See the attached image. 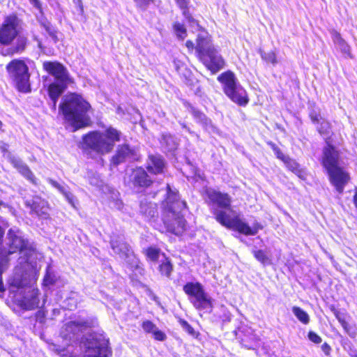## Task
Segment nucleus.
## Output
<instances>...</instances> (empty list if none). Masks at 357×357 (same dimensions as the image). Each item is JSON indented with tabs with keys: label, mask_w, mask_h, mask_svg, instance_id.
I'll list each match as a JSON object with an SVG mask.
<instances>
[{
	"label": "nucleus",
	"mask_w": 357,
	"mask_h": 357,
	"mask_svg": "<svg viewBox=\"0 0 357 357\" xmlns=\"http://www.w3.org/2000/svg\"><path fill=\"white\" fill-rule=\"evenodd\" d=\"M72 82H56L49 86L48 93L51 99H58L61 93L64 91L67 85Z\"/></svg>",
	"instance_id": "a878e982"
},
{
	"label": "nucleus",
	"mask_w": 357,
	"mask_h": 357,
	"mask_svg": "<svg viewBox=\"0 0 357 357\" xmlns=\"http://www.w3.org/2000/svg\"><path fill=\"white\" fill-rule=\"evenodd\" d=\"M140 212L149 220L158 216V214L156 204L148 202L146 199L141 201Z\"/></svg>",
	"instance_id": "5701e85b"
},
{
	"label": "nucleus",
	"mask_w": 357,
	"mask_h": 357,
	"mask_svg": "<svg viewBox=\"0 0 357 357\" xmlns=\"http://www.w3.org/2000/svg\"><path fill=\"white\" fill-rule=\"evenodd\" d=\"M185 45L189 50H193L194 48V43L191 40H188L185 43Z\"/></svg>",
	"instance_id": "6e6d98bb"
},
{
	"label": "nucleus",
	"mask_w": 357,
	"mask_h": 357,
	"mask_svg": "<svg viewBox=\"0 0 357 357\" xmlns=\"http://www.w3.org/2000/svg\"><path fill=\"white\" fill-rule=\"evenodd\" d=\"M132 181L135 185L140 187L149 186L151 180L142 167H138L132 172Z\"/></svg>",
	"instance_id": "4be33fe9"
},
{
	"label": "nucleus",
	"mask_w": 357,
	"mask_h": 357,
	"mask_svg": "<svg viewBox=\"0 0 357 357\" xmlns=\"http://www.w3.org/2000/svg\"><path fill=\"white\" fill-rule=\"evenodd\" d=\"M190 112L197 122L201 123L204 129L208 130L213 128L211 119H209L204 114L192 107H190Z\"/></svg>",
	"instance_id": "cd10ccee"
},
{
	"label": "nucleus",
	"mask_w": 357,
	"mask_h": 357,
	"mask_svg": "<svg viewBox=\"0 0 357 357\" xmlns=\"http://www.w3.org/2000/svg\"><path fill=\"white\" fill-rule=\"evenodd\" d=\"M181 125H182L183 128L187 130L188 132H189L190 133H193L192 132L190 131V128H188L185 124L182 123Z\"/></svg>",
	"instance_id": "052dcab7"
},
{
	"label": "nucleus",
	"mask_w": 357,
	"mask_h": 357,
	"mask_svg": "<svg viewBox=\"0 0 357 357\" xmlns=\"http://www.w3.org/2000/svg\"><path fill=\"white\" fill-rule=\"evenodd\" d=\"M44 69L54 77L56 82H73L67 69L56 61H45L43 64Z\"/></svg>",
	"instance_id": "4468645a"
},
{
	"label": "nucleus",
	"mask_w": 357,
	"mask_h": 357,
	"mask_svg": "<svg viewBox=\"0 0 357 357\" xmlns=\"http://www.w3.org/2000/svg\"><path fill=\"white\" fill-rule=\"evenodd\" d=\"M191 302L193 305L199 310H206L211 312L212 309V303L211 299L208 298L206 293L195 299H192Z\"/></svg>",
	"instance_id": "bb28decb"
},
{
	"label": "nucleus",
	"mask_w": 357,
	"mask_h": 357,
	"mask_svg": "<svg viewBox=\"0 0 357 357\" xmlns=\"http://www.w3.org/2000/svg\"><path fill=\"white\" fill-rule=\"evenodd\" d=\"M3 235H4V231H3V228L0 226V244H1V243H2Z\"/></svg>",
	"instance_id": "4d7b16f0"
},
{
	"label": "nucleus",
	"mask_w": 357,
	"mask_h": 357,
	"mask_svg": "<svg viewBox=\"0 0 357 357\" xmlns=\"http://www.w3.org/2000/svg\"><path fill=\"white\" fill-rule=\"evenodd\" d=\"M25 204L38 216L44 219L47 218L49 215V206L45 200L40 197H35L32 199L26 200Z\"/></svg>",
	"instance_id": "f3484780"
},
{
	"label": "nucleus",
	"mask_w": 357,
	"mask_h": 357,
	"mask_svg": "<svg viewBox=\"0 0 357 357\" xmlns=\"http://www.w3.org/2000/svg\"><path fill=\"white\" fill-rule=\"evenodd\" d=\"M322 164L327 170L331 183L339 193H342L349 176L339 166L338 152L331 145H327L324 149Z\"/></svg>",
	"instance_id": "0eeeda50"
},
{
	"label": "nucleus",
	"mask_w": 357,
	"mask_h": 357,
	"mask_svg": "<svg viewBox=\"0 0 357 357\" xmlns=\"http://www.w3.org/2000/svg\"><path fill=\"white\" fill-rule=\"evenodd\" d=\"M92 326V321L88 319L78 318L65 323L61 328L60 337L63 340L62 345L52 344L51 350L61 354L67 347L77 342L82 333Z\"/></svg>",
	"instance_id": "6e6552de"
},
{
	"label": "nucleus",
	"mask_w": 357,
	"mask_h": 357,
	"mask_svg": "<svg viewBox=\"0 0 357 357\" xmlns=\"http://www.w3.org/2000/svg\"><path fill=\"white\" fill-rule=\"evenodd\" d=\"M138 159V154L135 149L130 148L128 144L119 146L116 154L112 158V164L114 166L126 162V160H135Z\"/></svg>",
	"instance_id": "2eb2a0df"
},
{
	"label": "nucleus",
	"mask_w": 357,
	"mask_h": 357,
	"mask_svg": "<svg viewBox=\"0 0 357 357\" xmlns=\"http://www.w3.org/2000/svg\"><path fill=\"white\" fill-rule=\"evenodd\" d=\"M142 328L146 333H153V331L157 328V326L150 321H144L142 324Z\"/></svg>",
	"instance_id": "c03bdc74"
},
{
	"label": "nucleus",
	"mask_w": 357,
	"mask_h": 357,
	"mask_svg": "<svg viewBox=\"0 0 357 357\" xmlns=\"http://www.w3.org/2000/svg\"><path fill=\"white\" fill-rule=\"evenodd\" d=\"M321 350L326 355H329L331 351V347L325 342L321 345Z\"/></svg>",
	"instance_id": "603ef678"
},
{
	"label": "nucleus",
	"mask_w": 357,
	"mask_h": 357,
	"mask_svg": "<svg viewBox=\"0 0 357 357\" xmlns=\"http://www.w3.org/2000/svg\"><path fill=\"white\" fill-rule=\"evenodd\" d=\"M26 45V38L22 36H19L17 39V44L15 51L20 52L25 49Z\"/></svg>",
	"instance_id": "ea45409f"
},
{
	"label": "nucleus",
	"mask_w": 357,
	"mask_h": 357,
	"mask_svg": "<svg viewBox=\"0 0 357 357\" xmlns=\"http://www.w3.org/2000/svg\"><path fill=\"white\" fill-rule=\"evenodd\" d=\"M6 245L8 250L0 248V291L3 292L5 289L2 281V273L8 268V256L20 252L21 255L20 264L25 263L29 266L31 257L35 253V249L28 240L25 239L22 232L17 229L11 228L8 231L6 236Z\"/></svg>",
	"instance_id": "f03ea898"
},
{
	"label": "nucleus",
	"mask_w": 357,
	"mask_h": 357,
	"mask_svg": "<svg viewBox=\"0 0 357 357\" xmlns=\"http://www.w3.org/2000/svg\"><path fill=\"white\" fill-rule=\"evenodd\" d=\"M30 3L33 5L40 13H42V4L39 0H29Z\"/></svg>",
	"instance_id": "3c124183"
},
{
	"label": "nucleus",
	"mask_w": 357,
	"mask_h": 357,
	"mask_svg": "<svg viewBox=\"0 0 357 357\" xmlns=\"http://www.w3.org/2000/svg\"><path fill=\"white\" fill-rule=\"evenodd\" d=\"M0 149L2 152L3 153H7V158H8V154L10 153L8 151V145L5 144V143H3V142H0Z\"/></svg>",
	"instance_id": "864d4df0"
},
{
	"label": "nucleus",
	"mask_w": 357,
	"mask_h": 357,
	"mask_svg": "<svg viewBox=\"0 0 357 357\" xmlns=\"http://www.w3.org/2000/svg\"><path fill=\"white\" fill-rule=\"evenodd\" d=\"M355 357H357V355Z\"/></svg>",
	"instance_id": "69168bd1"
},
{
	"label": "nucleus",
	"mask_w": 357,
	"mask_h": 357,
	"mask_svg": "<svg viewBox=\"0 0 357 357\" xmlns=\"http://www.w3.org/2000/svg\"><path fill=\"white\" fill-rule=\"evenodd\" d=\"M255 257L257 261L261 263L264 266L271 264V259L267 256L266 252L262 250H255L252 252Z\"/></svg>",
	"instance_id": "f704fd0d"
},
{
	"label": "nucleus",
	"mask_w": 357,
	"mask_h": 357,
	"mask_svg": "<svg viewBox=\"0 0 357 357\" xmlns=\"http://www.w3.org/2000/svg\"><path fill=\"white\" fill-rule=\"evenodd\" d=\"M7 70L10 75L15 82L19 91L22 92L29 91V74L28 67L24 61L13 60L10 62L7 67Z\"/></svg>",
	"instance_id": "9b49d317"
},
{
	"label": "nucleus",
	"mask_w": 357,
	"mask_h": 357,
	"mask_svg": "<svg viewBox=\"0 0 357 357\" xmlns=\"http://www.w3.org/2000/svg\"><path fill=\"white\" fill-rule=\"evenodd\" d=\"M121 132L109 127L105 131H93L82 137V147L104 155L113 149L116 142L120 141Z\"/></svg>",
	"instance_id": "423d86ee"
},
{
	"label": "nucleus",
	"mask_w": 357,
	"mask_h": 357,
	"mask_svg": "<svg viewBox=\"0 0 357 357\" xmlns=\"http://www.w3.org/2000/svg\"><path fill=\"white\" fill-rule=\"evenodd\" d=\"M146 259L151 264V266L156 265L160 262L166 255L162 252L159 248L155 247H149L144 250Z\"/></svg>",
	"instance_id": "b1692460"
},
{
	"label": "nucleus",
	"mask_w": 357,
	"mask_h": 357,
	"mask_svg": "<svg viewBox=\"0 0 357 357\" xmlns=\"http://www.w3.org/2000/svg\"><path fill=\"white\" fill-rule=\"evenodd\" d=\"M310 117L314 123H317V124H319V122L323 119L321 118V115L314 111L310 112Z\"/></svg>",
	"instance_id": "8fccbe9b"
},
{
	"label": "nucleus",
	"mask_w": 357,
	"mask_h": 357,
	"mask_svg": "<svg viewBox=\"0 0 357 357\" xmlns=\"http://www.w3.org/2000/svg\"><path fill=\"white\" fill-rule=\"evenodd\" d=\"M38 47H39L40 48H41V43H40V41H38Z\"/></svg>",
	"instance_id": "0e129e2a"
},
{
	"label": "nucleus",
	"mask_w": 357,
	"mask_h": 357,
	"mask_svg": "<svg viewBox=\"0 0 357 357\" xmlns=\"http://www.w3.org/2000/svg\"><path fill=\"white\" fill-rule=\"evenodd\" d=\"M33 273L32 265L31 270H28L27 268H25L24 270L15 268V273L8 280L10 287L13 291L17 289L22 293L24 290L25 295L20 301V305L28 310L36 309L39 305L38 289L34 287L36 280Z\"/></svg>",
	"instance_id": "39448f33"
},
{
	"label": "nucleus",
	"mask_w": 357,
	"mask_h": 357,
	"mask_svg": "<svg viewBox=\"0 0 357 357\" xmlns=\"http://www.w3.org/2000/svg\"><path fill=\"white\" fill-rule=\"evenodd\" d=\"M47 181L52 187L57 189L64 196L66 199L73 207L75 208L77 200L70 191L68 186L61 185L52 178H48Z\"/></svg>",
	"instance_id": "412c9836"
},
{
	"label": "nucleus",
	"mask_w": 357,
	"mask_h": 357,
	"mask_svg": "<svg viewBox=\"0 0 357 357\" xmlns=\"http://www.w3.org/2000/svg\"><path fill=\"white\" fill-rule=\"evenodd\" d=\"M178 6L180 7L181 9L183 10V15L187 17H188V6L189 3V0H175Z\"/></svg>",
	"instance_id": "a19ab883"
},
{
	"label": "nucleus",
	"mask_w": 357,
	"mask_h": 357,
	"mask_svg": "<svg viewBox=\"0 0 357 357\" xmlns=\"http://www.w3.org/2000/svg\"><path fill=\"white\" fill-rule=\"evenodd\" d=\"M332 311H333L335 317H336V319L338 320V321L340 323V324L343 327V328L346 331H348L349 326L348 322L347 321V318L348 317L347 312L344 311H341V310L335 309V308H333Z\"/></svg>",
	"instance_id": "72a5a7b5"
},
{
	"label": "nucleus",
	"mask_w": 357,
	"mask_h": 357,
	"mask_svg": "<svg viewBox=\"0 0 357 357\" xmlns=\"http://www.w3.org/2000/svg\"><path fill=\"white\" fill-rule=\"evenodd\" d=\"M317 130L321 135H328L331 132V125L328 121L322 119L317 126Z\"/></svg>",
	"instance_id": "58836bf2"
},
{
	"label": "nucleus",
	"mask_w": 357,
	"mask_h": 357,
	"mask_svg": "<svg viewBox=\"0 0 357 357\" xmlns=\"http://www.w3.org/2000/svg\"><path fill=\"white\" fill-rule=\"evenodd\" d=\"M196 51L201 58L206 56L207 54L211 52L215 49L211 43V37L205 30H200L197 38Z\"/></svg>",
	"instance_id": "dca6fc26"
},
{
	"label": "nucleus",
	"mask_w": 357,
	"mask_h": 357,
	"mask_svg": "<svg viewBox=\"0 0 357 357\" xmlns=\"http://www.w3.org/2000/svg\"><path fill=\"white\" fill-rule=\"evenodd\" d=\"M270 145L271 146V148L273 149L274 153L275 154L277 158L284 162L288 156L283 154V153L275 144L271 143Z\"/></svg>",
	"instance_id": "a18cd8bd"
},
{
	"label": "nucleus",
	"mask_w": 357,
	"mask_h": 357,
	"mask_svg": "<svg viewBox=\"0 0 357 357\" xmlns=\"http://www.w3.org/2000/svg\"><path fill=\"white\" fill-rule=\"evenodd\" d=\"M218 80L222 84L223 91L231 100L240 106H245L248 103L247 92L238 82L233 73H222Z\"/></svg>",
	"instance_id": "1a4fd4ad"
},
{
	"label": "nucleus",
	"mask_w": 357,
	"mask_h": 357,
	"mask_svg": "<svg viewBox=\"0 0 357 357\" xmlns=\"http://www.w3.org/2000/svg\"><path fill=\"white\" fill-rule=\"evenodd\" d=\"M2 126H3V123L0 121V130H1Z\"/></svg>",
	"instance_id": "680f3d73"
},
{
	"label": "nucleus",
	"mask_w": 357,
	"mask_h": 357,
	"mask_svg": "<svg viewBox=\"0 0 357 357\" xmlns=\"http://www.w3.org/2000/svg\"><path fill=\"white\" fill-rule=\"evenodd\" d=\"M158 270L160 273L167 278H169L173 271V265L166 256L158 263Z\"/></svg>",
	"instance_id": "7c9ffc66"
},
{
	"label": "nucleus",
	"mask_w": 357,
	"mask_h": 357,
	"mask_svg": "<svg viewBox=\"0 0 357 357\" xmlns=\"http://www.w3.org/2000/svg\"><path fill=\"white\" fill-rule=\"evenodd\" d=\"M184 292L195 299L205 293L202 285L199 282H188L183 287Z\"/></svg>",
	"instance_id": "393cba45"
},
{
	"label": "nucleus",
	"mask_w": 357,
	"mask_h": 357,
	"mask_svg": "<svg viewBox=\"0 0 357 357\" xmlns=\"http://www.w3.org/2000/svg\"><path fill=\"white\" fill-rule=\"evenodd\" d=\"M17 19L14 16L6 17L0 28V43L10 44L17 36Z\"/></svg>",
	"instance_id": "ddd939ff"
},
{
	"label": "nucleus",
	"mask_w": 357,
	"mask_h": 357,
	"mask_svg": "<svg viewBox=\"0 0 357 357\" xmlns=\"http://www.w3.org/2000/svg\"><path fill=\"white\" fill-rule=\"evenodd\" d=\"M183 328L192 336L196 335V332L194 328L185 320L180 321Z\"/></svg>",
	"instance_id": "49530a36"
},
{
	"label": "nucleus",
	"mask_w": 357,
	"mask_h": 357,
	"mask_svg": "<svg viewBox=\"0 0 357 357\" xmlns=\"http://www.w3.org/2000/svg\"><path fill=\"white\" fill-rule=\"evenodd\" d=\"M38 22L42 27L45 29L49 36L52 38L54 43H56L59 39L57 37V31L51 24V23L45 17H41L38 18Z\"/></svg>",
	"instance_id": "2f4dec72"
},
{
	"label": "nucleus",
	"mask_w": 357,
	"mask_h": 357,
	"mask_svg": "<svg viewBox=\"0 0 357 357\" xmlns=\"http://www.w3.org/2000/svg\"><path fill=\"white\" fill-rule=\"evenodd\" d=\"M57 100L58 99H51L52 105V107L54 110L56 109Z\"/></svg>",
	"instance_id": "13d9d810"
},
{
	"label": "nucleus",
	"mask_w": 357,
	"mask_h": 357,
	"mask_svg": "<svg viewBox=\"0 0 357 357\" xmlns=\"http://www.w3.org/2000/svg\"><path fill=\"white\" fill-rule=\"evenodd\" d=\"M134 1L139 8L145 10L151 3L154 2V0H134Z\"/></svg>",
	"instance_id": "37998d69"
},
{
	"label": "nucleus",
	"mask_w": 357,
	"mask_h": 357,
	"mask_svg": "<svg viewBox=\"0 0 357 357\" xmlns=\"http://www.w3.org/2000/svg\"><path fill=\"white\" fill-rule=\"evenodd\" d=\"M192 22L193 24H196V25L199 27V25L197 24V22H196L195 21H194V20H192Z\"/></svg>",
	"instance_id": "e2e57ef3"
},
{
	"label": "nucleus",
	"mask_w": 357,
	"mask_h": 357,
	"mask_svg": "<svg viewBox=\"0 0 357 357\" xmlns=\"http://www.w3.org/2000/svg\"><path fill=\"white\" fill-rule=\"evenodd\" d=\"M165 161L160 155H150L146 161L148 171L154 174L162 173L165 168Z\"/></svg>",
	"instance_id": "aec40b11"
},
{
	"label": "nucleus",
	"mask_w": 357,
	"mask_h": 357,
	"mask_svg": "<svg viewBox=\"0 0 357 357\" xmlns=\"http://www.w3.org/2000/svg\"><path fill=\"white\" fill-rule=\"evenodd\" d=\"M108 344V340L102 334H89L82 342L85 352L84 357H109L111 351Z\"/></svg>",
	"instance_id": "9d476101"
},
{
	"label": "nucleus",
	"mask_w": 357,
	"mask_h": 357,
	"mask_svg": "<svg viewBox=\"0 0 357 357\" xmlns=\"http://www.w3.org/2000/svg\"><path fill=\"white\" fill-rule=\"evenodd\" d=\"M152 334L154 338L159 341H163L166 337L165 334L161 331L158 330V328L153 331Z\"/></svg>",
	"instance_id": "09e8293b"
},
{
	"label": "nucleus",
	"mask_w": 357,
	"mask_h": 357,
	"mask_svg": "<svg viewBox=\"0 0 357 357\" xmlns=\"http://www.w3.org/2000/svg\"><path fill=\"white\" fill-rule=\"evenodd\" d=\"M110 244L114 253L118 255L131 268L138 267L139 260L129 245L124 241L123 236L112 237Z\"/></svg>",
	"instance_id": "f8f14e48"
},
{
	"label": "nucleus",
	"mask_w": 357,
	"mask_h": 357,
	"mask_svg": "<svg viewBox=\"0 0 357 357\" xmlns=\"http://www.w3.org/2000/svg\"><path fill=\"white\" fill-rule=\"evenodd\" d=\"M308 338L311 342H312L315 344H319L321 342V340H322L321 337L313 331L309 332Z\"/></svg>",
	"instance_id": "de8ad7c7"
},
{
	"label": "nucleus",
	"mask_w": 357,
	"mask_h": 357,
	"mask_svg": "<svg viewBox=\"0 0 357 357\" xmlns=\"http://www.w3.org/2000/svg\"><path fill=\"white\" fill-rule=\"evenodd\" d=\"M77 4H78V11L81 14H83V13H84V6L82 5V1L81 0H77Z\"/></svg>",
	"instance_id": "5fc2aeb1"
},
{
	"label": "nucleus",
	"mask_w": 357,
	"mask_h": 357,
	"mask_svg": "<svg viewBox=\"0 0 357 357\" xmlns=\"http://www.w3.org/2000/svg\"><path fill=\"white\" fill-rule=\"evenodd\" d=\"M160 144L167 151H173L177 148V142L174 137L170 134L165 133L162 135Z\"/></svg>",
	"instance_id": "c756f323"
},
{
	"label": "nucleus",
	"mask_w": 357,
	"mask_h": 357,
	"mask_svg": "<svg viewBox=\"0 0 357 357\" xmlns=\"http://www.w3.org/2000/svg\"><path fill=\"white\" fill-rule=\"evenodd\" d=\"M331 37L335 45L340 49V50L344 54H350V47L341 37L340 33L337 31L333 30L331 31Z\"/></svg>",
	"instance_id": "c85d7f7f"
},
{
	"label": "nucleus",
	"mask_w": 357,
	"mask_h": 357,
	"mask_svg": "<svg viewBox=\"0 0 357 357\" xmlns=\"http://www.w3.org/2000/svg\"><path fill=\"white\" fill-rule=\"evenodd\" d=\"M206 67L210 70L213 73H215L220 69L223 68L225 62L220 55L218 54L215 49L206 55V56L201 58Z\"/></svg>",
	"instance_id": "6ab92c4d"
},
{
	"label": "nucleus",
	"mask_w": 357,
	"mask_h": 357,
	"mask_svg": "<svg viewBox=\"0 0 357 357\" xmlns=\"http://www.w3.org/2000/svg\"><path fill=\"white\" fill-rule=\"evenodd\" d=\"M174 31L176 36L181 40H183L187 36L184 25L179 22H176L174 24Z\"/></svg>",
	"instance_id": "4c0bfd02"
},
{
	"label": "nucleus",
	"mask_w": 357,
	"mask_h": 357,
	"mask_svg": "<svg viewBox=\"0 0 357 357\" xmlns=\"http://www.w3.org/2000/svg\"><path fill=\"white\" fill-rule=\"evenodd\" d=\"M8 160L13 166L25 178L33 184L36 185L37 181L29 167L18 157L8 154Z\"/></svg>",
	"instance_id": "a211bd4d"
},
{
	"label": "nucleus",
	"mask_w": 357,
	"mask_h": 357,
	"mask_svg": "<svg viewBox=\"0 0 357 357\" xmlns=\"http://www.w3.org/2000/svg\"><path fill=\"white\" fill-rule=\"evenodd\" d=\"M284 163L289 170L295 173L299 177L301 176V170L299 169V165L294 160L287 157L284 161Z\"/></svg>",
	"instance_id": "e433bc0d"
},
{
	"label": "nucleus",
	"mask_w": 357,
	"mask_h": 357,
	"mask_svg": "<svg viewBox=\"0 0 357 357\" xmlns=\"http://www.w3.org/2000/svg\"><path fill=\"white\" fill-rule=\"evenodd\" d=\"M204 195L207 203L212 208L216 220L222 226L247 236H254L259 229H262V226L258 222L255 223L252 227H250L238 216L232 217L231 215V198L228 194L207 188L204 190Z\"/></svg>",
	"instance_id": "f257e3e1"
},
{
	"label": "nucleus",
	"mask_w": 357,
	"mask_h": 357,
	"mask_svg": "<svg viewBox=\"0 0 357 357\" xmlns=\"http://www.w3.org/2000/svg\"><path fill=\"white\" fill-rule=\"evenodd\" d=\"M55 282L54 276L50 271V266L47 268V273L44 278L43 283L45 286L53 284Z\"/></svg>",
	"instance_id": "79ce46f5"
},
{
	"label": "nucleus",
	"mask_w": 357,
	"mask_h": 357,
	"mask_svg": "<svg viewBox=\"0 0 357 357\" xmlns=\"http://www.w3.org/2000/svg\"><path fill=\"white\" fill-rule=\"evenodd\" d=\"M354 202L355 206L357 208V188H356V192H355V195L354 197Z\"/></svg>",
	"instance_id": "bf43d9fd"
},
{
	"label": "nucleus",
	"mask_w": 357,
	"mask_h": 357,
	"mask_svg": "<svg viewBox=\"0 0 357 357\" xmlns=\"http://www.w3.org/2000/svg\"><path fill=\"white\" fill-rule=\"evenodd\" d=\"M259 54L261 59L266 63H271L273 66H275L278 63L277 56L274 52H264L259 50Z\"/></svg>",
	"instance_id": "c9c22d12"
},
{
	"label": "nucleus",
	"mask_w": 357,
	"mask_h": 357,
	"mask_svg": "<svg viewBox=\"0 0 357 357\" xmlns=\"http://www.w3.org/2000/svg\"><path fill=\"white\" fill-rule=\"evenodd\" d=\"M167 198L162 202V221L167 230L176 235H181L186 228L185 220L181 213L186 203L180 200L176 190L167 185Z\"/></svg>",
	"instance_id": "20e7f679"
},
{
	"label": "nucleus",
	"mask_w": 357,
	"mask_h": 357,
	"mask_svg": "<svg viewBox=\"0 0 357 357\" xmlns=\"http://www.w3.org/2000/svg\"><path fill=\"white\" fill-rule=\"evenodd\" d=\"M292 312L302 324L307 325L310 323V319L309 314L300 307L294 306L292 307Z\"/></svg>",
	"instance_id": "473e14b6"
},
{
	"label": "nucleus",
	"mask_w": 357,
	"mask_h": 357,
	"mask_svg": "<svg viewBox=\"0 0 357 357\" xmlns=\"http://www.w3.org/2000/svg\"><path fill=\"white\" fill-rule=\"evenodd\" d=\"M59 109L73 132L85 128L91 123L89 114L91 112V107L79 94L70 93L66 96L59 105Z\"/></svg>",
	"instance_id": "7ed1b4c3"
}]
</instances>
